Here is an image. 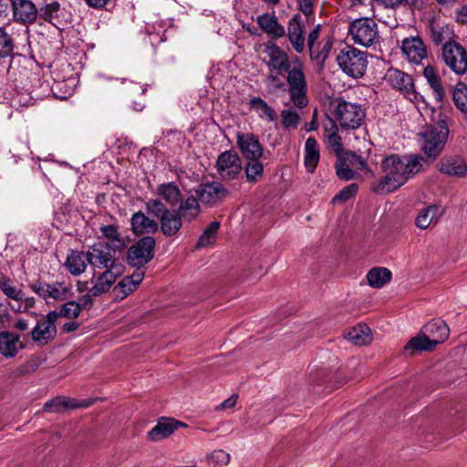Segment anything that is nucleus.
I'll return each mask as SVG.
<instances>
[{
  "instance_id": "nucleus-1",
  "label": "nucleus",
  "mask_w": 467,
  "mask_h": 467,
  "mask_svg": "<svg viewBox=\"0 0 467 467\" xmlns=\"http://www.w3.org/2000/svg\"><path fill=\"white\" fill-rule=\"evenodd\" d=\"M424 161V157L419 155L387 156L380 163L383 175L379 180L372 182V191L378 194H387L396 191L420 171Z\"/></svg>"
},
{
  "instance_id": "nucleus-2",
  "label": "nucleus",
  "mask_w": 467,
  "mask_h": 467,
  "mask_svg": "<svg viewBox=\"0 0 467 467\" xmlns=\"http://www.w3.org/2000/svg\"><path fill=\"white\" fill-rule=\"evenodd\" d=\"M288 87V94L295 107L304 109L308 104L307 84L304 67L299 58L294 60V66L285 72Z\"/></svg>"
},
{
  "instance_id": "nucleus-3",
  "label": "nucleus",
  "mask_w": 467,
  "mask_h": 467,
  "mask_svg": "<svg viewBox=\"0 0 467 467\" xmlns=\"http://www.w3.org/2000/svg\"><path fill=\"white\" fill-rule=\"evenodd\" d=\"M337 62L345 74L358 78L366 72L367 54L354 47L347 46L337 55Z\"/></svg>"
},
{
  "instance_id": "nucleus-4",
  "label": "nucleus",
  "mask_w": 467,
  "mask_h": 467,
  "mask_svg": "<svg viewBox=\"0 0 467 467\" xmlns=\"http://www.w3.org/2000/svg\"><path fill=\"white\" fill-rule=\"evenodd\" d=\"M449 135V128L445 119H441L422 134V150L430 159H436L441 152Z\"/></svg>"
},
{
  "instance_id": "nucleus-5",
  "label": "nucleus",
  "mask_w": 467,
  "mask_h": 467,
  "mask_svg": "<svg viewBox=\"0 0 467 467\" xmlns=\"http://www.w3.org/2000/svg\"><path fill=\"white\" fill-rule=\"evenodd\" d=\"M348 34L354 43L364 47H370L379 41L378 25L368 17H360L352 21L348 27Z\"/></svg>"
},
{
  "instance_id": "nucleus-6",
  "label": "nucleus",
  "mask_w": 467,
  "mask_h": 467,
  "mask_svg": "<svg viewBox=\"0 0 467 467\" xmlns=\"http://www.w3.org/2000/svg\"><path fill=\"white\" fill-rule=\"evenodd\" d=\"M335 116L341 128L356 130L364 122L366 114L361 105L340 100L336 108Z\"/></svg>"
},
{
  "instance_id": "nucleus-7",
  "label": "nucleus",
  "mask_w": 467,
  "mask_h": 467,
  "mask_svg": "<svg viewBox=\"0 0 467 467\" xmlns=\"http://www.w3.org/2000/svg\"><path fill=\"white\" fill-rule=\"evenodd\" d=\"M155 245L156 241L152 236L141 237L128 249V263L137 268L144 266L153 258Z\"/></svg>"
},
{
  "instance_id": "nucleus-8",
  "label": "nucleus",
  "mask_w": 467,
  "mask_h": 467,
  "mask_svg": "<svg viewBox=\"0 0 467 467\" xmlns=\"http://www.w3.org/2000/svg\"><path fill=\"white\" fill-rule=\"evenodd\" d=\"M86 258L89 265L96 268L123 270V265L117 263L109 246L104 243L94 244L87 252Z\"/></svg>"
},
{
  "instance_id": "nucleus-9",
  "label": "nucleus",
  "mask_w": 467,
  "mask_h": 467,
  "mask_svg": "<svg viewBox=\"0 0 467 467\" xmlns=\"http://www.w3.org/2000/svg\"><path fill=\"white\" fill-rule=\"evenodd\" d=\"M442 59L446 66L455 74L467 72V51L458 42H447L442 47Z\"/></svg>"
},
{
  "instance_id": "nucleus-10",
  "label": "nucleus",
  "mask_w": 467,
  "mask_h": 467,
  "mask_svg": "<svg viewBox=\"0 0 467 467\" xmlns=\"http://www.w3.org/2000/svg\"><path fill=\"white\" fill-rule=\"evenodd\" d=\"M194 192L200 202L210 207L218 205L230 194L229 190L217 181L201 183Z\"/></svg>"
},
{
  "instance_id": "nucleus-11",
  "label": "nucleus",
  "mask_w": 467,
  "mask_h": 467,
  "mask_svg": "<svg viewBox=\"0 0 467 467\" xmlns=\"http://www.w3.org/2000/svg\"><path fill=\"white\" fill-rule=\"evenodd\" d=\"M215 169L218 177L224 182L236 179L242 171V161L234 150H225L219 154Z\"/></svg>"
},
{
  "instance_id": "nucleus-12",
  "label": "nucleus",
  "mask_w": 467,
  "mask_h": 467,
  "mask_svg": "<svg viewBox=\"0 0 467 467\" xmlns=\"http://www.w3.org/2000/svg\"><path fill=\"white\" fill-rule=\"evenodd\" d=\"M56 311H50L38 320L31 330L32 340L38 347H43L53 341L57 336Z\"/></svg>"
},
{
  "instance_id": "nucleus-13",
  "label": "nucleus",
  "mask_w": 467,
  "mask_h": 467,
  "mask_svg": "<svg viewBox=\"0 0 467 467\" xmlns=\"http://www.w3.org/2000/svg\"><path fill=\"white\" fill-rule=\"evenodd\" d=\"M29 287L45 300H66L72 296L71 285L64 282L48 284L40 280L30 284Z\"/></svg>"
},
{
  "instance_id": "nucleus-14",
  "label": "nucleus",
  "mask_w": 467,
  "mask_h": 467,
  "mask_svg": "<svg viewBox=\"0 0 467 467\" xmlns=\"http://www.w3.org/2000/svg\"><path fill=\"white\" fill-rule=\"evenodd\" d=\"M13 21L21 25H32L38 17V8L31 0H9Z\"/></svg>"
},
{
  "instance_id": "nucleus-15",
  "label": "nucleus",
  "mask_w": 467,
  "mask_h": 467,
  "mask_svg": "<svg viewBox=\"0 0 467 467\" xmlns=\"http://www.w3.org/2000/svg\"><path fill=\"white\" fill-rule=\"evenodd\" d=\"M285 36L292 46V48L298 54L305 50L306 30L305 23L299 14L294 15L287 23V33Z\"/></svg>"
},
{
  "instance_id": "nucleus-16",
  "label": "nucleus",
  "mask_w": 467,
  "mask_h": 467,
  "mask_svg": "<svg viewBox=\"0 0 467 467\" xmlns=\"http://www.w3.org/2000/svg\"><path fill=\"white\" fill-rule=\"evenodd\" d=\"M386 80L392 88L400 90L410 100L417 98L413 80L410 75L398 69H389L386 74Z\"/></svg>"
},
{
  "instance_id": "nucleus-17",
  "label": "nucleus",
  "mask_w": 467,
  "mask_h": 467,
  "mask_svg": "<svg viewBox=\"0 0 467 467\" xmlns=\"http://www.w3.org/2000/svg\"><path fill=\"white\" fill-rule=\"evenodd\" d=\"M236 144L246 160L260 159L263 155V146L253 133H237Z\"/></svg>"
},
{
  "instance_id": "nucleus-18",
  "label": "nucleus",
  "mask_w": 467,
  "mask_h": 467,
  "mask_svg": "<svg viewBox=\"0 0 467 467\" xmlns=\"http://www.w3.org/2000/svg\"><path fill=\"white\" fill-rule=\"evenodd\" d=\"M400 47L402 54L411 63L419 65L427 57L425 45L419 36L405 37Z\"/></svg>"
},
{
  "instance_id": "nucleus-19",
  "label": "nucleus",
  "mask_w": 467,
  "mask_h": 467,
  "mask_svg": "<svg viewBox=\"0 0 467 467\" xmlns=\"http://www.w3.org/2000/svg\"><path fill=\"white\" fill-rule=\"evenodd\" d=\"M265 52L269 57L268 67L280 75H284L292 67L288 55L276 44L267 43Z\"/></svg>"
},
{
  "instance_id": "nucleus-20",
  "label": "nucleus",
  "mask_w": 467,
  "mask_h": 467,
  "mask_svg": "<svg viewBox=\"0 0 467 467\" xmlns=\"http://www.w3.org/2000/svg\"><path fill=\"white\" fill-rule=\"evenodd\" d=\"M256 23L261 30L273 39L285 36V27L279 23L275 12L257 16Z\"/></svg>"
},
{
  "instance_id": "nucleus-21",
  "label": "nucleus",
  "mask_w": 467,
  "mask_h": 467,
  "mask_svg": "<svg viewBox=\"0 0 467 467\" xmlns=\"http://www.w3.org/2000/svg\"><path fill=\"white\" fill-rule=\"evenodd\" d=\"M179 426L184 424L171 418H162L158 423L148 432L150 441H158L170 437Z\"/></svg>"
},
{
  "instance_id": "nucleus-22",
  "label": "nucleus",
  "mask_w": 467,
  "mask_h": 467,
  "mask_svg": "<svg viewBox=\"0 0 467 467\" xmlns=\"http://www.w3.org/2000/svg\"><path fill=\"white\" fill-rule=\"evenodd\" d=\"M131 229L136 235L154 234L159 229L157 221L149 218L144 213L137 212L130 219Z\"/></svg>"
},
{
  "instance_id": "nucleus-23",
  "label": "nucleus",
  "mask_w": 467,
  "mask_h": 467,
  "mask_svg": "<svg viewBox=\"0 0 467 467\" xmlns=\"http://www.w3.org/2000/svg\"><path fill=\"white\" fill-rule=\"evenodd\" d=\"M421 333L427 335L436 345H439L449 337L450 329L443 320L433 319L422 327Z\"/></svg>"
},
{
  "instance_id": "nucleus-24",
  "label": "nucleus",
  "mask_w": 467,
  "mask_h": 467,
  "mask_svg": "<svg viewBox=\"0 0 467 467\" xmlns=\"http://www.w3.org/2000/svg\"><path fill=\"white\" fill-rule=\"evenodd\" d=\"M122 271L123 270H116L114 267L112 270H105L98 276L95 285L89 288L91 295L99 296L108 292L115 283L116 278L122 274Z\"/></svg>"
},
{
  "instance_id": "nucleus-25",
  "label": "nucleus",
  "mask_w": 467,
  "mask_h": 467,
  "mask_svg": "<svg viewBox=\"0 0 467 467\" xmlns=\"http://www.w3.org/2000/svg\"><path fill=\"white\" fill-rule=\"evenodd\" d=\"M440 171L454 177H464L467 174V165L459 156L444 158L440 162Z\"/></svg>"
},
{
  "instance_id": "nucleus-26",
  "label": "nucleus",
  "mask_w": 467,
  "mask_h": 467,
  "mask_svg": "<svg viewBox=\"0 0 467 467\" xmlns=\"http://www.w3.org/2000/svg\"><path fill=\"white\" fill-rule=\"evenodd\" d=\"M182 226V220L176 210H169L160 219V229L167 237L175 236Z\"/></svg>"
},
{
  "instance_id": "nucleus-27",
  "label": "nucleus",
  "mask_w": 467,
  "mask_h": 467,
  "mask_svg": "<svg viewBox=\"0 0 467 467\" xmlns=\"http://www.w3.org/2000/svg\"><path fill=\"white\" fill-rule=\"evenodd\" d=\"M324 140L327 148L336 154L343 150L342 140L338 134V128L335 120L328 118L324 123Z\"/></svg>"
},
{
  "instance_id": "nucleus-28",
  "label": "nucleus",
  "mask_w": 467,
  "mask_h": 467,
  "mask_svg": "<svg viewBox=\"0 0 467 467\" xmlns=\"http://www.w3.org/2000/svg\"><path fill=\"white\" fill-rule=\"evenodd\" d=\"M319 159L320 152L317 140L313 137L307 138L305 144L304 157V164L307 172L313 173L316 171Z\"/></svg>"
},
{
  "instance_id": "nucleus-29",
  "label": "nucleus",
  "mask_w": 467,
  "mask_h": 467,
  "mask_svg": "<svg viewBox=\"0 0 467 467\" xmlns=\"http://www.w3.org/2000/svg\"><path fill=\"white\" fill-rule=\"evenodd\" d=\"M176 211L182 220L191 223L196 220L201 213L200 202L195 196H189L187 199L181 201Z\"/></svg>"
},
{
  "instance_id": "nucleus-30",
  "label": "nucleus",
  "mask_w": 467,
  "mask_h": 467,
  "mask_svg": "<svg viewBox=\"0 0 467 467\" xmlns=\"http://www.w3.org/2000/svg\"><path fill=\"white\" fill-rule=\"evenodd\" d=\"M20 336L12 332H0V354L5 358H13L18 352Z\"/></svg>"
},
{
  "instance_id": "nucleus-31",
  "label": "nucleus",
  "mask_w": 467,
  "mask_h": 467,
  "mask_svg": "<svg viewBox=\"0 0 467 467\" xmlns=\"http://www.w3.org/2000/svg\"><path fill=\"white\" fill-rule=\"evenodd\" d=\"M88 403H78L75 400L65 396H57L47 400L43 410L47 412H59L62 409H75L79 407H88Z\"/></svg>"
},
{
  "instance_id": "nucleus-32",
  "label": "nucleus",
  "mask_w": 467,
  "mask_h": 467,
  "mask_svg": "<svg viewBox=\"0 0 467 467\" xmlns=\"http://www.w3.org/2000/svg\"><path fill=\"white\" fill-rule=\"evenodd\" d=\"M345 338L356 346H364L370 343L372 336L367 325L358 324L346 333Z\"/></svg>"
},
{
  "instance_id": "nucleus-33",
  "label": "nucleus",
  "mask_w": 467,
  "mask_h": 467,
  "mask_svg": "<svg viewBox=\"0 0 467 467\" xmlns=\"http://www.w3.org/2000/svg\"><path fill=\"white\" fill-rule=\"evenodd\" d=\"M391 271L385 267H373L367 274L368 284L373 288H381L391 280Z\"/></svg>"
},
{
  "instance_id": "nucleus-34",
  "label": "nucleus",
  "mask_w": 467,
  "mask_h": 467,
  "mask_svg": "<svg viewBox=\"0 0 467 467\" xmlns=\"http://www.w3.org/2000/svg\"><path fill=\"white\" fill-rule=\"evenodd\" d=\"M65 266L72 275L78 276L81 275L87 267L84 254L79 251L71 250L67 256Z\"/></svg>"
},
{
  "instance_id": "nucleus-35",
  "label": "nucleus",
  "mask_w": 467,
  "mask_h": 467,
  "mask_svg": "<svg viewBox=\"0 0 467 467\" xmlns=\"http://www.w3.org/2000/svg\"><path fill=\"white\" fill-rule=\"evenodd\" d=\"M440 209L437 205H430L422 209L415 219V224L421 230L427 229L433 222L439 219Z\"/></svg>"
},
{
  "instance_id": "nucleus-36",
  "label": "nucleus",
  "mask_w": 467,
  "mask_h": 467,
  "mask_svg": "<svg viewBox=\"0 0 467 467\" xmlns=\"http://www.w3.org/2000/svg\"><path fill=\"white\" fill-rule=\"evenodd\" d=\"M436 343L427 335L420 332L415 337H412L404 347L405 351H411V354L417 351H431L435 348Z\"/></svg>"
},
{
  "instance_id": "nucleus-37",
  "label": "nucleus",
  "mask_w": 467,
  "mask_h": 467,
  "mask_svg": "<svg viewBox=\"0 0 467 467\" xmlns=\"http://www.w3.org/2000/svg\"><path fill=\"white\" fill-rule=\"evenodd\" d=\"M250 108L255 110L259 118L266 119L267 121H274L276 119V112L260 97H254L249 101Z\"/></svg>"
},
{
  "instance_id": "nucleus-38",
  "label": "nucleus",
  "mask_w": 467,
  "mask_h": 467,
  "mask_svg": "<svg viewBox=\"0 0 467 467\" xmlns=\"http://www.w3.org/2000/svg\"><path fill=\"white\" fill-rule=\"evenodd\" d=\"M15 39L5 26H0V59L13 58L15 56Z\"/></svg>"
},
{
  "instance_id": "nucleus-39",
  "label": "nucleus",
  "mask_w": 467,
  "mask_h": 467,
  "mask_svg": "<svg viewBox=\"0 0 467 467\" xmlns=\"http://www.w3.org/2000/svg\"><path fill=\"white\" fill-rule=\"evenodd\" d=\"M423 76L427 79L433 95L438 102H441L444 98V89L441 84L440 78L432 67L427 66L423 70Z\"/></svg>"
},
{
  "instance_id": "nucleus-40",
  "label": "nucleus",
  "mask_w": 467,
  "mask_h": 467,
  "mask_svg": "<svg viewBox=\"0 0 467 467\" xmlns=\"http://www.w3.org/2000/svg\"><path fill=\"white\" fill-rule=\"evenodd\" d=\"M157 193L171 206H174L180 201L181 192L174 182L162 183L159 185L157 188Z\"/></svg>"
},
{
  "instance_id": "nucleus-41",
  "label": "nucleus",
  "mask_w": 467,
  "mask_h": 467,
  "mask_svg": "<svg viewBox=\"0 0 467 467\" xmlns=\"http://www.w3.org/2000/svg\"><path fill=\"white\" fill-rule=\"evenodd\" d=\"M431 38L435 45L442 43L452 42L451 39L453 36L452 28L450 26H436L431 25Z\"/></svg>"
},
{
  "instance_id": "nucleus-42",
  "label": "nucleus",
  "mask_w": 467,
  "mask_h": 467,
  "mask_svg": "<svg viewBox=\"0 0 467 467\" xmlns=\"http://www.w3.org/2000/svg\"><path fill=\"white\" fill-rule=\"evenodd\" d=\"M247 161L248 162L244 166L246 181L250 183H255L263 177L264 165L260 159Z\"/></svg>"
},
{
  "instance_id": "nucleus-43",
  "label": "nucleus",
  "mask_w": 467,
  "mask_h": 467,
  "mask_svg": "<svg viewBox=\"0 0 467 467\" xmlns=\"http://www.w3.org/2000/svg\"><path fill=\"white\" fill-rule=\"evenodd\" d=\"M340 153L354 171L356 170L371 173V170L368 168L366 160L362 156L357 155L355 152L349 150H342Z\"/></svg>"
},
{
  "instance_id": "nucleus-44",
  "label": "nucleus",
  "mask_w": 467,
  "mask_h": 467,
  "mask_svg": "<svg viewBox=\"0 0 467 467\" xmlns=\"http://www.w3.org/2000/svg\"><path fill=\"white\" fill-rule=\"evenodd\" d=\"M0 289L10 299L18 302H22L24 299L23 290L13 285L12 281L7 276L0 278Z\"/></svg>"
},
{
  "instance_id": "nucleus-45",
  "label": "nucleus",
  "mask_w": 467,
  "mask_h": 467,
  "mask_svg": "<svg viewBox=\"0 0 467 467\" xmlns=\"http://www.w3.org/2000/svg\"><path fill=\"white\" fill-rule=\"evenodd\" d=\"M220 223L217 221L212 222L209 226L202 232L197 242V247H205L214 243Z\"/></svg>"
},
{
  "instance_id": "nucleus-46",
  "label": "nucleus",
  "mask_w": 467,
  "mask_h": 467,
  "mask_svg": "<svg viewBox=\"0 0 467 467\" xmlns=\"http://www.w3.org/2000/svg\"><path fill=\"white\" fill-rule=\"evenodd\" d=\"M452 99L457 109L467 114V85L459 82L453 90Z\"/></svg>"
},
{
  "instance_id": "nucleus-47",
  "label": "nucleus",
  "mask_w": 467,
  "mask_h": 467,
  "mask_svg": "<svg viewBox=\"0 0 467 467\" xmlns=\"http://www.w3.org/2000/svg\"><path fill=\"white\" fill-rule=\"evenodd\" d=\"M59 11L60 4L57 1H52L38 8V17L46 22L52 23L54 19L58 17Z\"/></svg>"
},
{
  "instance_id": "nucleus-48",
  "label": "nucleus",
  "mask_w": 467,
  "mask_h": 467,
  "mask_svg": "<svg viewBox=\"0 0 467 467\" xmlns=\"http://www.w3.org/2000/svg\"><path fill=\"white\" fill-rule=\"evenodd\" d=\"M81 312V305L76 301H67L63 304L59 311H56V321L58 317L77 318Z\"/></svg>"
},
{
  "instance_id": "nucleus-49",
  "label": "nucleus",
  "mask_w": 467,
  "mask_h": 467,
  "mask_svg": "<svg viewBox=\"0 0 467 467\" xmlns=\"http://www.w3.org/2000/svg\"><path fill=\"white\" fill-rule=\"evenodd\" d=\"M335 168L337 176L341 180L348 181L355 177V171L346 162L340 152L337 154Z\"/></svg>"
},
{
  "instance_id": "nucleus-50",
  "label": "nucleus",
  "mask_w": 467,
  "mask_h": 467,
  "mask_svg": "<svg viewBox=\"0 0 467 467\" xmlns=\"http://www.w3.org/2000/svg\"><path fill=\"white\" fill-rule=\"evenodd\" d=\"M137 289L136 285L128 278L124 276L113 288V292L120 299H124L130 294Z\"/></svg>"
},
{
  "instance_id": "nucleus-51",
  "label": "nucleus",
  "mask_w": 467,
  "mask_h": 467,
  "mask_svg": "<svg viewBox=\"0 0 467 467\" xmlns=\"http://www.w3.org/2000/svg\"><path fill=\"white\" fill-rule=\"evenodd\" d=\"M358 192V185L351 183L340 190L332 199V203H342L351 199Z\"/></svg>"
},
{
  "instance_id": "nucleus-52",
  "label": "nucleus",
  "mask_w": 467,
  "mask_h": 467,
  "mask_svg": "<svg viewBox=\"0 0 467 467\" xmlns=\"http://www.w3.org/2000/svg\"><path fill=\"white\" fill-rule=\"evenodd\" d=\"M282 124L285 129H296L299 123V115L294 109H283L281 111Z\"/></svg>"
},
{
  "instance_id": "nucleus-53",
  "label": "nucleus",
  "mask_w": 467,
  "mask_h": 467,
  "mask_svg": "<svg viewBox=\"0 0 467 467\" xmlns=\"http://www.w3.org/2000/svg\"><path fill=\"white\" fill-rule=\"evenodd\" d=\"M146 211L149 214L161 219L169 209L161 201L150 199L146 202Z\"/></svg>"
},
{
  "instance_id": "nucleus-54",
  "label": "nucleus",
  "mask_w": 467,
  "mask_h": 467,
  "mask_svg": "<svg viewBox=\"0 0 467 467\" xmlns=\"http://www.w3.org/2000/svg\"><path fill=\"white\" fill-rule=\"evenodd\" d=\"M102 235L111 242L121 243L122 239L119 233V227L115 224H108L100 227Z\"/></svg>"
},
{
  "instance_id": "nucleus-55",
  "label": "nucleus",
  "mask_w": 467,
  "mask_h": 467,
  "mask_svg": "<svg viewBox=\"0 0 467 467\" xmlns=\"http://www.w3.org/2000/svg\"><path fill=\"white\" fill-rule=\"evenodd\" d=\"M321 26L317 25L308 34L306 44L309 51V56L313 54L317 47H319L320 44L317 42L320 35Z\"/></svg>"
},
{
  "instance_id": "nucleus-56",
  "label": "nucleus",
  "mask_w": 467,
  "mask_h": 467,
  "mask_svg": "<svg viewBox=\"0 0 467 467\" xmlns=\"http://www.w3.org/2000/svg\"><path fill=\"white\" fill-rule=\"evenodd\" d=\"M331 48H332V45H331L330 41H327V43H325L323 45L321 49H319V47H317L315 49V51L313 52V54L310 55V58L312 60H316L317 62L324 63L325 60L327 58Z\"/></svg>"
},
{
  "instance_id": "nucleus-57",
  "label": "nucleus",
  "mask_w": 467,
  "mask_h": 467,
  "mask_svg": "<svg viewBox=\"0 0 467 467\" xmlns=\"http://www.w3.org/2000/svg\"><path fill=\"white\" fill-rule=\"evenodd\" d=\"M231 456L223 450L213 451L210 455V460L218 465H226L229 463Z\"/></svg>"
},
{
  "instance_id": "nucleus-58",
  "label": "nucleus",
  "mask_w": 467,
  "mask_h": 467,
  "mask_svg": "<svg viewBox=\"0 0 467 467\" xmlns=\"http://www.w3.org/2000/svg\"><path fill=\"white\" fill-rule=\"evenodd\" d=\"M265 83L268 87H272L274 89H281L285 84L278 76L268 75L265 78Z\"/></svg>"
},
{
  "instance_id": "nucleus-59",
  "label": "nucleus",
  "mask_w": 467,
  "mask_h": 467,
  "mask_svg": "<svg viewBox=\"0 0 467 467\" xmlns=\"http://www.w3.org/2000/svg\"><path fill=\"white\" fill-rule=\"evenodd\" d=\"M299 9L306 16H309L313 12V4L311 0H300Z\"/></svg>"
},
{
  "instance_id": "nucleus-60",
  "label": "nucleus",
  "mask_w": 467,
  "mask_h": 467,
  "mask_svg": "<svg viewBox=\"0 0 467 467\" xmlns=\"http://www.w3.org/2000/svg\"><path fill=\"white\" fill-rule=\"evenodd\" d=\"M24 305H20L15 311L16 312H26L28 308L33 307L35 305L34 297H25L24 296Z\"/></svg>"
},
{
  "instance_id": "nucleus-61",
  "label": "nucleus",
  "mask_w": 467,
  "mask_h": 467,
  "mask_svg": "<svg viewBox=\"0 0 467 467\" xmlns=\"http://www.w3.org/2000/svg\"><path fill=\"white\" fill-rule=\"evenodd\" d=\"M128 278L138 287V285L142 282L144 277V273L142 271H135L132 275H128Z\"/></svg>"
},
{
  "instance_id": "nucleus-62",
  "label": "nucleus",
  "mask_w": 467,
  "mask_h": 467,
  "mask_svg": "<svg viewBox=\"0 0 467 467\" xmlns=\"http://www.w3.org/2000/svg\"><path fill=\"white\" fill-rule=\"evenodd\" d=\"M236 401H237V395H232L230 398L223 400L220 404V408L221 409H232L235 406Z\"/></svg>"
},
{
  "instance_id": "nucleus-63",
  "label": "nucleus",
  "mask_w": 467,
  "mask_h": 467,
  "mask_svg": "<svg viewBox=\"0 0 467 467\" xmlns=\"http://www.w3.org/2000/svg\"><path fill=\"white\" fill-rule=\"evenodd\" d=\"M10 314L7 309V306L2 303H0V323H5L9 321Z\"/></svg>"
},
{
  "instance_id": "nucleus-64",
  "label": "nucleus",
  "mask_w": 467,
  "mask_h": 467,
  "mask_svg": "<svg viewBox=\"0 0 467 467\" xmlns=\"http://www.w3.org/2000/svg\"><path fill=\"white\" fill-rule=\"evenodd\" d=\"M458 20L467 25V6H463L461 8V10L458 12Z\"/></svg>"
}]
</instances>
